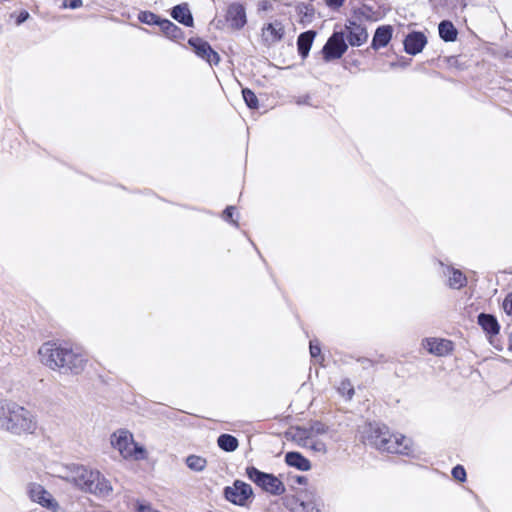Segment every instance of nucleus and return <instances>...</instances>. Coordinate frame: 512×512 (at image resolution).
Returning a JSON list of instances; mask_svg holds the SVG:
<instances>
[{"label":"nucleus","instance_id":"ea45409f","mask_svg":"<svg viewBox=\"0 0 512 512\" xmlns=\"http://www.w3.org/2000/svg\"><path fill=\"white\" fill-rule=\"evenodd\" d=\"M272 9V4L270 1L264 0L259 3V10L268 11Z\"/></svg>","mask_w":512,"mask_h":512},{"label":"nucleus","instance_id":"5701e85b","mask_svg":"<svg viewBox=\"0 0 512 512\" xmlns=\"http://www.w3.org/2000/svg\"><path fill=\"white\" fill-rule=\"evenodd\" d=\"M159 27L167 38L172 40H181L184 38L182 29L168 19H162Z\"/></svg>","mask_w":512,"mask_h":512},{"label":"nucleus","instance_id":"b1692460","mask_svg":"<svg viewBox=\"0 0 512 512\" xmlns=\"http://www.w3.org/2000/svg\"><path fill=\"white\" fill-rule=\"evenodd\" d=\"M263 33L266 37H270L271 42H278L284 36V27L281 22L275 21L274 23H268L263 28ZM268 40V38H266Z\"/></svg>","mask_w":512,"mask_h":512},{"label":"nucleus","instance_id":"4be33fe9","mask_svg":"<svg viewBox=\"0 0 512 512\" xmlns=\"http://www.w3.org/2000/svg\"><path fill=\"white\" fill-rule=\"evenodd\" d=\"M440 38L444 42H454L457 39L458 31L454 24L449 20H443L438 25Z\"/></svg>","mask_w":512,"mask_h":512},{"label":"nucleus","instance_id":"39448f33","mask_svg":"<svg viewBox=\"0 0 512 512\" xmlns=\"http://www.w3.org/2000/svg\"><path fill=\"white\" fill-rule=\"evenodd\" d=\"M111 445L119 451L120 455L127 459L134 457L135 459L145 458L146 451L139 444L134 442L132 434L126 430H119L111 435Z\"/></svg>","mask_w":512,"mask_h":512},{"label":"nucleus","instance_id":"c9c22d12","mask_svg":"<svg viewBox=\"0 0 512 512\" xmlns=\"http://www.w3.org/2000/svg\"><path fill=\"white\" fill-rule=\"evenodd\" d=\"M310 101H311L310 95L306 94V95L297 97L296 104L297 105H312Z\"/></svg>","mask_w":512,"mask_h":512},{"label":"nucleus","instance_id":"6ab92c4d","mask_svg":"<svg viewBox=\"0 0 512 512\" xmlns=\"http://www.w3.org/2000/svg\"><path fill=\"white\" fill-rule=\"evenodd\" d=\"M285 463L300 471H308L311 468L310 461L304 457L300 452L290 451L285 454Z\"/></svg>","mask_w":512,"mask_h":512},{"label":"nucleus","instance_id":"7ed1b4c3","mask_svg":"<svg viewBox=\"0 0 512 512\" xmlns=\"http://www.w3.org/2000/svg\"><path fill=\"white\" fill-rule=\"evenodd\" d=\"M0 428L14 434L34 433L37 421L34 415L12 401H4L0 417Z\"/></svg>","mask_w":512,"mask_h":512},{"label":"nucleus","instance_id":"4c0bfd02","mask_svg":"<svg viewBox=\"0 0 512 512\" xmlns=\"http://www.w3.org/2000/svg\"><path fill=\"white\" fill-rule=\"evenodd\" d=\"M29 17H30L29 13L26 10H22L19 13V15L17 16L16 24L21 25L22 23L27 21Z\"/></svg>","mask_w":512,"mask_h":512},{"label":"nucleus","instance_id":"a878e982","mask_svg":"<svg viewBox=\"0 0 512 512\" xmlns=\"http://www.w3.org/2000/svg\"><path fill=\"white\" fill-rule=\"evenodd\" d=\"M217 444L225 452H234L239 446L238 439L231 434H221L217 439Z\"/></svg>","mask_w":512,"mask_h":512},{"label":"nucleus","instance_id":"72a5a7b5","mask_svg":"<svg viewBox=\"0 0 512 512\" xmlns=\"http://www.w3.org/2000/svg\"><path fill=\"white\" fill-rule=\"evenodd\" d=\"M502 307L508 316H512V292L505 297Z\"/></svg>","mask_w":512,"mask_h":512},{"label":"nucleus","instance_id":"c756f323","mask_svg":"<svg viewBox=\"0 0 512 512\" xmlns=\"http://www.w3.org/2000/svg\"><path fill=\"white\" fill-rule=\"evenodd\" d=\"M304 446L310 448L314 452L325 454L327 452L326 444L321 440H316L314 437H311V440H307L304 437Z\"/></svg>","mask_w":512,"mask_h":512},{"label":"nucleus","instance_id":"f704fd0d","mask_svg":"<svg viewBox=\"0 0 512 512\" xmlns=\"http://www.w3.org/2000/svg\"><path fill=\"white\" fill-rule=\"evenodd\" d=\"M137 512H158L149 503L137 501Z\"/></svg>","mask_w":512,"mask_h":512},{"label":"nucleus","instance_id":"0eeeda50","mask_svg":"<svg viewBox=\"0 0 512 512\" xmlns=\"http://www.w3.org/2000/svg\"><path fill=\"white\" fill-rule=\"evenodd\" d=\"M225 498L238 506H245L249 498L253 496L252 487L241 480H235L232 486L224 489Z\"/></svg>","mask_w":512,"mask_h":512},{"label":"nucleus","instance_id":"9d476101","mask_svg":"<svg viewBox=\"0 0 512 512\" xmlns=\"http://www.w3.org/2000/svg\"><path fill=\"white\" fill-rule=\"evenodd\" d=\"M422 346L430 354L443 357L449 355L454 348L453 342L443 338H425L422 341Z\"/></svg>","mask_w":512,"mask_h":512},{"label":"nucleus","instance_id":"9b49d317","mask_svg":"<svg viewBox=\"0 0 512 512\" xmlns=\"http://www.w3.org/2000/svg\"><path fill=\"white\" fill-rule=\"evenodd\" d=\"M347 41L351 46H361L368 39L366 28L354 20H348L345 24Z\"/></svg>","mask_w":512,"mask_h":512},{"label":"nucleus","instance_id":"58836bf2","mask_svg":"<svg viewBox=\"0 0 512 512\" xmlns=\"http://www.w3.org/2000/svg\"><path fill=\"white\" fill-rule=\"evenodd\" d=\"M64 4L66 7L76 9L82 5V0H65Z\"/></svg>","mask_w":512,"mask_h":512},{"label":"nucleus","instance_id":"7c9ffc66","mask_svg":"<svg viewBox=\"0 0 512 512\" xmlns=\"http://www.w3.org/2000/svg\"><path fill=\"white\" fill-rule=\"evenodd\" d=\"M451 474L453 478L459 482H464L467 477L466 470L462 465H456L455 467H453Z\"/></svg>","mask_w":512,"mask_h":512},{"label":"nucleus","instance_id":"20e7f679","mask_svg":"<svg viewBox=\"0 0 512 512\" xmlns=\"http://www.w3.org/2000/svg\"><path fill=\"white\" fill-rule=\"evenodd\" d=\"M246 475L255 485L273 496H280L286 491L284 483L274 474L260 471L254 466H248Z\"/></svg>","mask_w":512,"mask_h":512},{"label":"nucleus","instance_id":"6e6552de","mask_svg":"<svg viewBox=\"0 0 512 512\" xmlns=\"http://www.w3.org/2000/svg\"><path fill=\"white\" fill-rule=\"evenodd\" d=\"M189 45L193 48L195 54L206 60L210 65H217L220 61L219 54L213 50L211 45L201 38H190L188 40Z\"/></svg>","mask_w":512,"mask_h":512},{"label":"nucleus","instance_id":"cd10ccee","mask_svg":"<svg viewBox=\"0 0 512 512\" xmlns=\"http://www.w3.org/2000/svg\"><path fill=\"white\" fill-rule=\"evenodd\" d=\"M138 19L140 22L148 24V25H157L160 26L162 19L150 11H142L139 13Z\"/></svg>","mask_w":512,"mask_h":512},{"label":"nucleus","instance_id":"423d86ee","mask_svg":"<svg viewBox=\"0 0 512 512\" xmlns=\"http://www.w3.org/2000/svg\"><path fill=\"white\" fill-rule=\"evenodd\" d=\"M344 32H333L322 48L323 58L326 62L339 59L347 51Z\"/></svg>","mask_w":512,"mask_h":512},{"label":"nucleus","instance_id":"f8f14e48","mask_svg":"<svg viewBox=\"0 0 512 512\" xmlns=\"http://www.w3.org/2000/svg\"><path fill=\"white\" fill-rule=\"evenodd\" d=\"M28 494L30 499L38 503L44 508L53 507V503L56 499L52 496V494L47 491L42 485L37 483H31L28 486Z\"/></svg>","mask_w":512,"mask_h":512},{"label":"nucleus","instance_id":"1a4fd4ad","mask_svg":"<svg viewBox=\"0 0 512 512\" xmlns=\"http://www.w3.org/2000/svg\"><path fill=\"white\" fill-rule=\"evenodd\" d=\"M95 477V471L89 470L84 466L75 465L70 470L67 479L79 487L81 490L88 492L91 486V480Z\"/></svg>","mask_w":512,"mask_h":512},{"label":"nucleus","instance_id":"a19ab883","mask_svg":"<svg viewBox=\"0 0 512 512\" xmlns=\"http://www.w3.org/2000/svg\"><path fill=\"white\" fill-rule=\"evenodd\" d=\"M309 506L310 504H305L304 502H301L297 507L294 508L293 512H307Z\"/></svg>","mask_w":512,"mask_h":512},{"label":"nucleus","instance_id":"c85d7f7f","mask_svg":"<svg viewBox=\"0 0 512 512\" xmlns=\"http://www.w3.org/2000/svg\"><path fill=\"white\" fill-rule=\"evenodd\" d=\"M242 96L244 99V102L250 109H257L258 108V98L256 94L249 88H243L242 89Z\"/></svg>","mask_w":512,"mask_h":512},{"label":"nucleus","instance_id":"2eb2a0df","mask_svg":"<svg viewBox=\"0 0 512 512\" xmlns=\"http://www.w3.org/2000/svg\"><path fill=\"white\" fill-rule=\"evenodd\" d=\"M112 491L110 482L99 472L95 471V477L91 480L88 492L99 497H106Z\"/></svg>","mask_w":512,"mask_h":512},{"label":"nucleus","instance_id":"412c9836","mask_svg":"<svg viewBox=\"0 0 512 512\" xmlns=\"http://www.w3.org/2000/svg\"><path fill=\"white\" fill-rule=\"evenodd\" d=\"M445 275H448V285L452 289H461L467 283L466 276L458 269L451 267H445L443 271Z\"/></svg>","mask_w":512,"mask_h":512},{"label":"nucleus","instance_id":"4468645a","mask_svg":"<svg viewBox=\"0 0 512 512\" xmlns=\"http://www.w3.org/2000/svg\"><path fill=\"white\" fill-rule=\"evenodd\" d=\"M404 50L409 55H417L424 49L427 44V38L424 33L413 31L409 33L404 41Z\"/></svg>","mask_w":512,"mask_h":512},{"label":"nucleus","instance_id":"aec40b11","mask_svg":"<svg viewBox=\"0 0 512 512\" xmlns=\"http://www.w3.org/2000/svg\"><path fill=\"white\" fill-rule=\"evenodd\" d=\"M315 36H316V32L313 30H308V31L302 32L298 36L297 49H298V53L301 56V58L305 59L308 56Z\"/></svg>","mask_w":512,"mask_h":512},{"label":"nucleus","instance_id":"f257e3e1","mask_svg":"<svg viewBox=\"0 0 512 512\" xmlns=\"http://www.w3.org/2000/svg\"><path fill=\"white\" fill-rule=\"evenodd\" d=\"M38 353L44 365L64 374H80L86 364L85 354L68 343L46 342L39 348Z\"/></svg>","mask_w":512,"mask_h":512},{"label":"nucleus","instance_id":"473e14b6","mask_svg":"<svg viewBox=\"0 0 512 512\" xmlns=\"http://www.w3.org/2000/svg\"><path fill=\"white\" fill-rule=\"evenodd\" d=\"M309 349H310V355L312 358L316 359L317 357L321 356V348H320L318 341L311 340Z\"/></svg>","mask_w":512,"mask_h":512},{"label":"nucleus","instance_id":"37998d69","mask_svg":"<svg viewBox=\"0 0 512 512\" xmlns=\"http://www.w3.org/2000/svg\"><path fill=\"white\" fill-rule=\"evenodd\" d=\"M363 366V368H368L372 365V361L370 359H367V358H362L359 360Z\"/></svg>","mask_w":512,"mask_h":512},{"label":"nucleus","instance_id":"a18cd8bd","mask_svg":"<svg viewBox=\"0 0 512 512\" xmlns=\"http://www.w3.org/2000/svg\"><path fill=\"white\" fill-rule=\"evenodd\" d=\"M353 393H354V390H353V389H351V390L349 391L350 396H351Z\"/></svg>","mask_w":512,"mask_h":512},{"label":"nucleus","instance_id":"f03ea898","mask_svg":"<svg viewBox=\"0 0 512 512\" xmlns=\"http://www.w3.org/2000/svg\"><path fill=\"white\" fill-rule=\"evenodd\" d=\"M361 438L379 451L409 455L411 440L401 434H391L388 427L380 423H367L362 427Z\"/></svg>","mask_w":512,"mask_h":512},{"label":"nucleus","instance_id":"f3484780","mask_svg":"<svg viewBox=\"0 0 512 512\" xmlns=\"http://www.w3.org/2000/svg\"><path fill=\"white\" fill-rule=\"evenodd\" d=\"M477 323L490 337L496 336L500 331L498 320L492 314L480 313L477 317Z\"/></svg>","mask_w":512,"mask_h":512},{"label":"nucleus","instance_id":"dca6fc26","mask_svg":"<svg viewBox=\"0 0 512 512\" xmlns=\"http://www.w3.org/2000/svg\"><path fill=\"white\" fill-rule=\"evenodd\" d=\"M393 28L390 25L379 26L373 35L371 47L374 50L386 47L392 39Z\"/></svg>","mask_w":512,"mask_h":512},{"label":"nucleus","instance_id":"a211bd4d","mask_svg":"<svg viewBox=\"0 0 512 512\" xmlns=\"http://www.w3.org/2000/svg\"><path fill=\"white\" fill-rule=\"evenodd\" d=\"M171 17L187 27H192L194 24L192 13L186 3L174 6L171 10Z\"/></svg>","mask_w":512,"mask_h":512},{"label":"nucleus","instance_id":"393cba45","mask_svg":"<svg viewBox=\"0 0 512 512\" xmlns=\"http://www.w3.org/2000/svg\"><path fill=\"white\" fill-rule=\"evenodd\" d=\"M328 430L329 427L326 424L320 421H314L308 428L302 430V434L307 440H311V437L326 434Z\"/></svg>","mask_w":512,"mask_h":512},{"label":"nucleus","instance_id":"e433bc0d","mask_svg":"<svg viewBox=\"0 0 512 512\" xmlns=\"http://www.w3.org/2000/svg\"><path fill=\"white\" fill-rule=\"evenodd\" d=\"M344 2L345 0H325L326 5L333 9L340 8Z\"/></svg>","mask_w":512,"mask_h":512},{"label":"nucleus","instance_id":"bb28decb","mask_svg":"<svg viewBox=\"0 0 512 512\" xmlns=\"http://www.w3.org/2000/svg\"><path fill=\"white\" fill-rule=\"evenodd\" d=\"M185 462H186L187 467L195 472H201L207 466V460L204 457L194 455V454L189 455L186 458Z\"/></svg>","mask_w":512,"mask_h":512},{"label":"nucleus","instance_id":"c03bdc74","mask_svg":"<svg viewBox=\"0 0 512 512\" xmlns=\"http://www.w3.org/2000/svg\"><path fill=\"white\" fill-rule=\"evenodd\" d=\"M296 482L304 485L307 483V478L305 476H297Z\"/></svg>","mask_w":512,"mask_h":512},{"label":"nucleus","instance_id":"79ce46f5","mask_svg":"<svg viewBox=\"0 0 512 512\" xmlns=\"http://www.w3.org/2000/svg\"><path fill=\"white\" fill-rule=\"evenodd\" d=\"M47 509L51 512H66L64 508L60 507L57 501L53 503V507H48Z\"/></svg>","mask_w":512,"mask_h":512},{"label":"nucleus","instance_id":"ddd939ff","mask_svg":"<svg viewBox=\"0 0 512 512\" xmlns=\"http://www.w3.org/2000/svg\"><path fill=\"white\" fill-rule=\"evenodd\" d=\"M226 20L234 29H241L247 23L245 7L240 3H232L227 9Z\"/></svg>","mask_w":512,"mask_h":512},{"label":"nucleus","instance_id":"2f4dec72","mask_svg":"<svg viewBox=\"0 0 512 512\" xmlns=\"http://www.w3.org/2000/svg\"><path fill=\"white\" fill-rule=\"evenodd\" d=\"M234 206H227L222 213V218L229 223H232L235 227H238V221L233 219Z\"/></svg>","mask_w":512,"mask_h":512}]
</instances>
